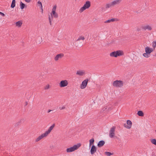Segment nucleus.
Instances as JSON below:
<instances>
[{"mask_svg": "<svg viewBox=\"0 0 156 156\" xmlns=\"http://www.w3.org/2000/svg\"><path fill=\"white\" fill-rule=\"evenodd\" d=\"M122 0H115L109 3H107L105 5V9H108L112 7L119 5Z\"/></svg>", "mask_w": 156, "mask_h": 156, "instance_id": "nucleus-1", "label": "nucleus"}, {"mask_svg": "<svg viewBox=\"0 0 156 156\" xmlns=\"http://www.w3.org/2000/svg\"><path fill=\"white\" fill-rule=\"evenodd\" d=\"M123 54L124 53L123 51L121 50H118L111 53L110 54V55L111 57H117L118 56H122Z\"/></svg>", "mask_w": 156, "mask_h": 156, "instance_id": "nucleus-2", "label": "nucleus"}, {"mask_svg": "<svg viewBox=\"0 0 156 156\" xmlns=\"http://www.w3.org/2000/svg\"><path fill=\"white\" fill-rule=\"evenodd\" d=\"M81 144H80L77 145H75L73 147L67 148L66 149V151L67 153H70L74 151L77 150L80 146Z\"/></svg>", "mask_w": 156, "mask_h": 156, "instance_id": "nucleus-3", "label": "nucleus"}, {"mask_svg": "<svg viewBox=\"0 0 156 156\" xmlns=\"http://www.w3.org/2000/svg\"><path fill=\"white\" fill-rule=\"evenodd\" d=\"M112 85L115 87H121L123 85V82L120 80H116L113 81L112 83Z\"/></svg>", "mask_w": 156, "mask_h": 156, "instance_id": "nucleus-4", "label": "nucleus"}, {"mask_svg": "<svg viewBox=\"0 0 156 156\" xmlns=\"http://www.w3.org/2000/svg\"><path fill=\"white\" fill-rule=\"evenodd\" d=\"M90 1H87L84 4L83 6L81 7L80 9L79 12H82L83 11L86 9H88L90 7Z\"/></svg>", "mask_w": 156, "mask_h": 156, "instance_id": "nucleus-5", "label": "nucleus"}, {"mask_svg": "<svg viewBox=\"0 0 156 156\" xmlns=\"http://www.w3.org/2000/svg\"><path fill=\"white\" fill-rule=\"evenodd\" d=\"M115 127L113 126L112 127L109 131V136L111 138H113L115 136Z\"/></svg>", "mask_w": 156, "mask_h": 156, "instance_id": "nucleus-6", "label": "nucleus"}, {"mask_svg": "<svg viewBox=\"0 0 156 156\" xmlns=\"http://www.w3.org/2000/svg\"><path fill=\"white\" fill-rule=\"evenodd\" d=\"M68 84V83L67 80H64L61 81L59 83V85L61 87H62L66 86Z\"/></svg>", "mask_w": 156, "mask_h": 156, "instance_id": "nucleus-7", "label": "nucleus"}, {"mask_svg": "<svg viewBox=\"0 0 156 156\" xmlns=\"http://www.w3.org/2000/svg\"><path fill=\"white\" fill-rule=\"evenodd\" d=\"M141 28L142 30H147L149 31H151L152 29V27L148 24L142 26Z\"/></svg>", "mask_w": 156, "mask_h": 156, "instance_id": "nucleus-8", "label": "nucleus"}, {"mask_svg": "<svg viewBox=\"0 0 156 156\" xmlns=\"http://www.w3.org/2000/svg\"><path fill=\"white\" fill-rule=\"evenodd\" d=\"M132 126V123L131 121L129 120H128L127 121L126 124L125 123L124 124V126L125 128H126L127 129H130Z\"/></svg>", "mask_w": 156, "mask_h": 156, "instance_id": "nucleus-9", "label": "nucleus"}, {"mask_svg": "<svg viewBox=\"0 0 156 156\" xmlns=\"http://www.w3.org/2000/svg\"><path fill=\"white\" fill-rule=\"evenodd\" d=\"M88 80L87 79L83 81L81 84L80 87L81 89H84L86 87L87 83Z\"/></svg>", "mask_w": 156, "mask_h": 156, "instance_id": "nucleus-10", "label": "nucleus"}, {"mask_svg": "<svg viewBox=\"0 0 156 156\" xmlns=\"http://www.w3.org/2000/svg\"><path fill=\"white\" fill-rule=\"evenodd\" d=\"M47 136L45 133H43L36 138L35 140V141L36 142H38L40 140L43 139L44 137H46Z\"/></svg>", "mask_w": 156, "mask_h": 156, "instance_id": "nucleus-11", "label": "nucleus"}, {"mask_svg": "<svg viewBox=\"0 0 156 156\" xmlns=\"http://www.w3.org/2000/svg\"><path fill=\"white\" fill-rule=\"evenodd\" d=\"M55 124H53L49 128L48 130L45 132V133L48 136V135L50 133L51 130L53 129L55 126Z\"/></svg>", "mask_w": 156, "mask_h": 156, "instance_id": "nucleus-12", "label": "nucleus"}, {"mask_svg": "<svg viewBox=\"0 0 156 156\" xmlns=\"http://www.w3.org/2000/svg\"><path fill=\"white\" fill-rule=\"evenodd\" d=\"M64 56V55L62 53H61L60 54H58L55 57L54 60L55 61H57L59 59H60L62 58Z\"/></svg>", "mask_w": 156, "mask_h": 156, "instance_id": "nucleus-13", "label": "nucleus"}, {"mask_svg": "<svg viewBox=\"0 0 156 156\" xmlns=\"http://www.w3.org/2000/svg\"><path fill=\"white\" fill-rule=\"evenodd\" d=\"M145 52L149 55L153 51V49L152 48H150L148 47H146L145 48Z\"/></svg>", "mask_w": 156, "mask_h": 156, "instance_id": "nucleus-14", "label": "nucleus"}, {"mask_svg": "<svg viewBox=\"0 0 156 156\" xmlns=\"http://www.w3.org/2000/svg\"><path fill=\"white\" fill-rule=\"evenodd\" d=\"M97 148L94 145H93L90 149V152L91 154H94L96 152Z\"/></svg>", "mask_w": 156, "mask_h": 156, "instance_id": "nucleus-15", "label": "nucleus"}, {"mask_svg": "<svg viewBox=\"0 0 156 156\" xmlns=\"http://www.w3.org/2000/svg\"><path fill=\"white\" fill-rule=\"evenodd\" d=\"M105 142L104 140H101L99 141L97 144V146L99 147H102L105 144Z\"/></svg>", "mask_w": 156, "mask_h": 156, "instance_id": "nucleus-16", "label": "nucleus"}, {"mask_svg": "<svg viewBox=\"0 0 156 156\" xmlns=\"http://www.w3.org/2000/svg\"><path fill=\"white\" fill-rule=\"evenodd\" d=\"M23 24L22 21L21 20L15 23L16 26L18 28L20 27Z\"/></svg>", "mask_w": 156, "mask_h": 156, "instance_id": "nucleus-17", "label": "nucleus"}, {"mask_svg": "<svg viewBox=\"0 0 156 156\" xmlns=\"http://www.w3.org/2000/svg\"><path fill=\"white\" fill-rule=\"evenodd\" d=\"M51 15L52 16H53V17L55 18H57L58 17V13L55 12H51Z\"/></svg>", "mask_w": 156, "mask_h": 156, "instance_id": "nucleus-18", "label": "nucleus"}, {"mask_svg": "<svg viewBox=\"0 0 156 156\" xmlns=\"http://www.w3.org/2000/svg\"><path fill=\"white\" fill-rule=\"evenodd\" d=\"M115 21V19L114 18H112L111 19H110L108 20H106L104 21V23H111V22H114Z\"/></svg>", "mask_w": 156, "mask_h": 156, "instance_id": "nucleus-19", "label": "nucleus"}, {"mask_svg": "<svg viewBox=\"0 0 156 156\" xmlns=\"http://www.w3.org/2000/svg\"><path fill=\"white\" fill-rule=\"evenodd\" d=\"M84 73V72L83 71H77L76 72V74L79 76H82Z\"/></svg>", "mask_w": 156, "mask_h": 156, "instance_id": "nucleus-20", "label": "nucleus"}, {"mask_svg": "<svg viewBox=\"0 0 156 156\" xmlns=\"http://www.w3.org/2000/svg\"><path fill=\"white\" fill-rule=\"evenodd\" d=\"M137 114L140 116H143L144 115V114L141 111H138L137 112Z\"/></svg>", "mask_w": 156, "mask_h": 156, "instance_id": "nucleus-21", "label": "nucleus"}, {"mask_svg": "<svg viewBox=\"0 0 156 156\" xmlns=\"http://www.w3.org/2000/svg\"><path fill=\"white\" fill-rule=\"evenodd\" d=\"M94 140V138H92L89 140L90 144L89 146L90 147L93 144Z\"/></svg>", "mask_w": 156, "mask_h": 156, "instance_id": "nucleus-22", "label": "nucleus"}, {"mask_svg": "<svg viewBox=\"0 0 156 156\" xmlns=\"http://www.w3.org/2000/svg\"><path fill=\"white\" fill-rule=\"evenodd\" d=\"M15 0H12L11 7L12 8H14L15 6Z\"/></svg>", "mask_w": 156, "mask_h": 156, "instance_id": "nucleus-23", "label": "nucleus"}, {"mask_svg": "<svg viewBox=\"0 0 156 156\" xmlns=\"http://www.w3.org/2000/svg\"><path fill=\"white\" fill-rule=\"evenodd\" d=\"M20 8L21 9H23L25 6V5L22 3V2H20Z\"/></svg>", "mask_w": 156, "mask_h": 156, "instance_id": "nucleus-24", "label": "nucleus"}, {"mask_svg": "<svg viewBox=\"0 0 156 156\" xmlns=\"http://www.w3.org/2000/svg\"><path fill=\"white\" fill-rule=\"evenodd\" d=\"M85 39V38L84 37H83L82 36H80L78 37V39L76 40V41H79L81 40H83Z\"/></svg>", "mask_w": 156, "mask_h": 156, "instance_id": "nucleus-25", "label": "nucleus"}, {"mask_svg": "<svg viewBox=\"0 0 156 156\" xmlns=\"http://www.w3.org/2000/svg\"><path fill=\"white\" fill-rule=\"evenodd\" d=\"M105 155L108 156H110L113 154V153H112L109 152H105Z\"/></svg>", "mask_w": 156, "mask_h": 156, "instance_id": "nucleus-26", "label": "nucleus"}, {"mask_svg": "<svg viewBox=\"0 0 156 156\" xmlns=\"http://www.w3.org/2000/svg\"><path fill=\"white\" fill-rule=\"evenodd\" d=\"M24 121L23 119H22L20 120L16 123L17 125H18L20 123L23 122Z\"/></svg>", "mask_w": 156, "mask_h": 156, "instance_id": "nucleus-27", "label": "nucleus"}, {"mask_svg": "<svg viewBox=\"0 0 156 156\" xmlns=\"http://www.w3.org/2000/svg\"><path fill=\"white\" fill-rule=\"evenodd\" d=\"M151 142L153 144L156 145V140L155 139H151Z\"/></svg>", "mask_w": 156, "mask_h": 156, "instance_id": "nucleus-28", "label": "nucleus"}, {"mask_svg": "<svg viewBox=\"0 0 156 156\" xmlns=\"http://www.w3.org/2000/svg\"><path fill=\"white\" fill-rule=\"evenodd\" d=\"M37 4L38 6L40 7L41 9H42V5L41 2L40 1H38L37 2Z\"/></svg>", "mask_w": 156, "mask_h": 156, "instance_id": "nucleus-29", "label": "nucleus"}, {"mask_svg": "<svg viewBox=\"0 0 156 156\" xmlns=\"http://www.w3.org/2000/svg\"><path fill=\"white\" fill-rule=\"evenodd\" d=\"M149 54H147L146 53H145L143 54V55L144 57L147 58L149 57Z\"/></svg>", "mask_w": 156, "mask_h": 156, "instance_id": "nucleus-30", "label": "nucleus"}, {"mask_svg": "<svg viewBox=\"0 0 156 156\" xmlns=\"http://www.w3.org/2000/svg\"><path fill=\"white\" fill-rule=\"evenodd\" d=\"M56 7H57V6L56 5H54L52 8V11L51 12H56Z\"/></svg>", "mask_w": 156, "mask_h": 156, "instance_id": "nucleus-31", "label": "nucleus"}, {"mask_svg": "<svg viewBox=\"0 0 156 156\" xmlns=\"http://www.w3.org/2000/svg\"><path fill=\"white\" fill-rule=\"evenodd\" d=\"M52 18H53V17L52 16L51 18L50 16L49 17V22L50 24V25H51V20H52Z\"/></svg>", "mask_w": 156, "mask_h": 156, "instance_id": "nucleus-32", "label": "nucleus"}, {"mask_svg": "<svg viewBox=\"0 0 156 156\" xmlns=\"http://www.w3.org/2000/svg\"><path fill=\"white\" fill-rule=\"evenodd\" d=\"M50 88V86L49 84L46 85L44 87V89L45 90H48Z\"/></svg>", "mask_w": 156, "mask_h": 156, "instance_id": "nucleus-33", "label": "nucleus"}, {"mask_svg": "<svg viewBox=\"0 0 156 156\" xmlns=\"http://www.w3.org/2000/svg\"><path fill=\"white\" fill-rule=\"evenodd\" d=\"M152 47L154 48L156 47V41H153L152 43Z\"/></svg>", "mask_w": 156, "mask_h": 156, "instance_id": "nucleus-34", "label": "nucleus"}, {"mask_svg": "<svg viewBox=\"0 0 156 156\" xmlns=\"http://www.w3.org/2000/svg\"><path fill=\"white\" fill-rule=\"evenodd\" d=\"M65 108H66V107L64 105L62 107H60L59 108L60 110H62L63 109H65Z\"/></svg>", "mask_w": 156, "mask_h": 156, "instance_id": "nucleus-35", "label": "nucleus"}, {"mask_svg": "<svg viewBox=\"0 0 156 156\" xmlns=\"http://www.w3.org/2000/svg\"><path fill=\"white\" fill-rule=\"evenodd\" d=\"M141 30V28L140 27H138L136 29V31L138 32L139 31Z\"/></svg>", "mask_w": 156, "mask_h": 156, "instance_id": "nucleus-36", "label": "nucleus"}, {"mask_svg": "<svg viewBox=\"0 0 156 156\" xmlns=\"http://www.w3.org/2000/svg\"><path fill=\"white\" fill-rule=\"evenodd\" d=\"M0 14L1 15H2V16H5V15L4 13H3L1 12H0Z\"/></svg>", "mask_w": 156, "mask_h": 156, "instance_id": "nucleus-37", "label": "nucleus"}, {"mask_svg": "<svg viewBox=\"0 0 156 156\" xmlns=\"http://www.w3.org/2000/svg\"><path fill=\"white\" fill-rule=\"evenodd\" d=\"M25 1L27 2H29L30 1V0H25Z\"/></svg>", "mask_w": 156, "mask_h": 156, "instance_id": "nucleus-38", "label": "nucleus"}, {"mask_svg": "<svg viewBox=\"0 0 156 156\" xmlns=\"http://www.w3.org/2000/svg\"><path fill=\"white\" fill-rule=\"evenodd\" d=\"M41 10L42 12H43V7H42V9H41Z\"/></svg>", "mask_w": 156, "mask_h": 156, "instance_id": "nucleus-39", "label": "nucleus"}, {"mask_svg": "<svg viewBox=\"0 0 156 156\" xmlns=\"http://www.w3.org/2000/svg\"><path fill=\"white\" fill-rule=\"evenodd\" d=\"M51 110H48V112H51Z\"/></svg>", "mask_w": 156, "mask_h": 156, "instance_id": "nucleus-40", "label": "nucleus"}, {"mask_svg": "<svg viewBox=\"0 0 156 156\" xmlns=\"http://www.w3.org/2000/svg\"><path fill=\"white\" fill-rule=\"evenodd\" d=\"M80 44H81V46H82V43H80Z\"/></svg>", "mask_w": 156, "mask_h": 156, "instance_id": "nucleus-41", "label": "nucleus"}, {"mask_svg": "<svg viewBox=\"0 0 156 156\" xmlns=\"http://www.w3.org/2000/svg\"><path fill=\"white\" fill-rule=\"evenodd\" d=\"M155 132H156V130H155Z\"/></svg>", "mask_w": 156, "mask_h": 156, "instance_id": "nucleus-42", "label": "nucleus"}]
</instances>
